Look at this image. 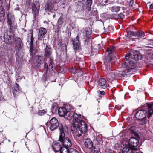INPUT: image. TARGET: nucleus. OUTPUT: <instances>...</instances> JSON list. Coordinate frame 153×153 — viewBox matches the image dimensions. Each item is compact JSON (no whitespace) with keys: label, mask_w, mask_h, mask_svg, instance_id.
Here are the masks:
<instances>
[{"label":"nucleus","mask_w":153,"mask_h":153,"mask_svg":"<svg viewBox=\"0 0 153 153\" xmlns=\"http://www.w3.org/2000/svg\"><path fill=\"white\" fill-rule=\"evenodd\" d=\"M65 118L70 120L73 118L71 129L75 135L79 136L87 129V126L85 122L80 119V117L73 111H67Z\"/></svg>","instance_id":"obj_1"},{"label":"nucleus","mask_w":153,"mask_h":153,"mask_svg":"<svg viewBox=\"0 0 153 153\" xmlns=\"http://www.w3.org/2000/svg\"><path fill=\"white\" fill-rule=\"evenodd\" d=\"M59 137L58 141L60 142L63 147H70L71 146V142L68 137H65V134L68 133V128L65 125H60L59 126Z\"/></svg>","instance_id":"obj_2"},{"label":"nucleus","mask_w":153,"mask_h":153,"mask_svg":"<svg viewBox=\"0 0 153 153\" xmlns=\"http://www.w3.org/2000/svg\"><path fill=\"white\" fill-rule=\"evenodd\" d=\"M115 47H111L107 49L108 55L105 56L104 59V63L105 65V68L107 71H109L112 66V56L115 50Z\"/></svg>","instance_id":"obj_3"},{"label":"nucleus","mask_w":153,"mask_h":153,"mask_svg":"<svg viewBox=\"0 0 153 153\" xmlns=\"http://www.w3.org/2000/svg\"><path fill=\"white\" fill-rule=\"evenodd\" d=\"M147 113V111L145 110H139L136 113L135 117L137 120L140 121V124L143 125L149 122V120L146 119Z\"/></svg>","instance_id":"obj_4"},{"label":"nucleus","mask_w":153,"mask_h":153,"mask_svg":"<svg viewBox=\"0 0 153 153\" xmlns=\"http://www.w3.org/2000/svg\"><path fill=\"white\" fill-rule=\"evenodd\" d=\"M87 130L84 133H82L79 136L76 135L79 137V139L81 142H83L85 146L89 149H91L93 147V143L91 140L88 138V135L85 134Z\"/></svg>","instance_id":"obj_5"},{"label":"nucleus","mask_w":153,"mask_h":153,"mask_svg":"<svg viewBox=\"0 0 153 153\" xmlns=\"http://www.w3.org/2000/svg\"><path fill=\"white\" fill-rule=\"evenodd\" d=\"M125 58L127 59H132L137 61L141 60L142 58V55L138 52L135 51L129 53L125 56Z\"/></svg>","instance_id":"obj_6"},{"label":"nucleus","mask_w":153,"mask_h":153,"mask_svg":"<svg viewBox=\"0 0 153 153\" xmlns=\"http://www.w3.org/2000/svg\"><path fill=\"white\" fill-rule=\"evenodd\" d=\"M48 124L50 126V129L51 131H53L56 129L58 127L59 128V126L60 125H62V124H59L58 120L55 117L52 118L49 121V123L47 122L46 124Z\"/></svg>","instance_id":"obj_7"},{"label":"nucleus","mask_w":153,"mask_h":153,"mask_svg":"<svg viewBox=\"0 0 153 153\" xmlns=\"http://www.w3.org/2000/svg\"><path fill=\"white\" fill-rule=\"evenodd\" d=\"M4 38V42L6 44L10 45L13 41V34L11 31L7 32L5 33Z\"/></svg>","instance_id":"obj_8"},{"label":"nucleus","mask_w":153,"mask_h":153,"mask_svg":"<svg viewBox=\"0 0 153 153\" xmlns=\"http://www.w3.org/2000/svg\"><path fill=\"white\" fill-rule=\"evenodd\" d=\"M56 3V0H48L45 6V11L52 12L54 10V6Z\"/></svg>","instance_id":"obj_9"},{"label":"nucleus","mask_w":153,"mask_h":153,"mask_svg":"<svg viewBox=\"0 0 153 153\" xmlns=\"http://www.w3.org/2000/svg\"><path fill=\"white\" fill-rule=\"evenodd\" d=\"M139 143V140L137 138L132 137L129 140L128 146L134 150H137V147Z\"/></svg>","instance_id":"obj_10"},{"label":"nucleus","mask_w":153,"mask_h":153,"mask_svg":"<svg viewBox=\"0 0 153 153\" xmlns=\"http://www.w3.org/2000/svg\"><path fill=\"white\" fill-rule=\"evenodd\" d=\"M125 59L126 60L124 66L127 70L133 69L135 67L136 65L134 61H131L130 59Z\"/></svg>","instance_id":"obj_11"},{"label":"nucleus","mask_w":153,"mask_h":153,"mask_svg":"<svg viewBox=\"0 0 153 153\" xmlns=\"http://www.w3.org/2000/svg\"><path fill=\"white\" fill-rule=\"evenodd\" d=\"M7 22L10 28V30L12 29V27L13 26V24L15 21V18L13 15L11 13H8L7 16Z\"/></svg>","instance_id":"obj_12"},{"label":"nucleus","mask_w":153,"mask_h":153,"mask_svg":"<svg viewBox=\"0 0 153 153\" xmlns=\"http://www.w3.org/2000/svg\"><path fill=\"white\" fill-rule=\"evenodd\" d=\"M15 48L16 51H20L23 46V44L22 40L20 38L15 39Z\"/></svg>","instance_id":"obj_13"},{"label":"nucleus","mask_w":153,"mask_h":153,"mask_svg":"<svg viewBox=\"0 0 153 153\" xmlns=\"http://www.w3.org/2000/svg\"><path fill=\"white\" fill-rule=\"evenodd\" d=\"M105 71L106 72L108 73L107 76V80L109 79L111 80V81H113L114 79H116V71L111 70V68L109 71H107L105 68Z\"/></svg>","instance_id":"obj_14"},{"label":"nucleus","mask_w":153,"mask_h":153,"mask_svg":"<svg viewBox=\"0 0 153 153\" xmlns=\"http://www.w3.org/2000/svg\"><path fill=\"white\" fill-rule=\"evenodd\" d=\"M107 86L106 84V80L104 78H101L98 81V83L97 87L99 88L105 89Z\"/></svg>","instance_id":"obj_15"},{"label":"nucleus","mask_w":153,"mask_h":153,"mask_svg":"<svg viewBox=\"0 0 153 153\" xmlns=\"http://www.w3.org/2000/svg\"><path fill=\"white\" fill-rule=\"evenodd\" d=\"M49 65H48L47 63L44 64V68L46 69V71H47L48 69H53L55 65L53 62V58L52 57H50L49 59Z\"/></svg>","instance_id":"obj_16"},{"label":"nucleus","mask_w":153,"mask_h":153,"mask_svg":"<svg viewBox=\"0 0 153 153\" xmlns=\"http://www.w3.org/2000/svg\"><path fill=\"white\" fill-rule=\"evenodd\" d=\"M52 49L50 45H46L45 49L44 56L46 58H50L52 54Z\"/></svg>","instance_id":"obj_17"},{"label":"nucleus","mask_w":153,"mask_h":153,"mask_svg":"<svg viewBox=\"0 0 153 153\" xmlns=\"http://www.w3.org/2000/svg\"><path fill=\"white\" fill-rule=\"evenodd\" d=\"M79 38L77 36L76 39L73 41V48L75 50H77L80 48V42L79 41Z\"/></svg>","instance_id":"obj_18"},{"label":"nucleus","mask_w":153,"mask_h":153,"mask_svg":"<svg viewBox=\"0 0 153 153\" xmlns=\"http://www.w3.org/2000/svg\"><path fill=\"white\" fill-rule=\"evenodd\" d=\"M148 109L147 114H146V116L148 119H150L153 114V103L147 104Z\"/></svg>","instance_id":"obj_19"},{"label":"nucleus","mask_w":153,"mask_h":153,"mask_svg":"<svg viewBox=\"0 0 153 153\" xmlns=\"http://www.w3.org/2000/svg\"><path fill=\"white\" fill-rule=\"evenodd\" d=\"M47 30L43 27H40L39 30V33L38 36V40H42L43 36L46 34Z\"/></svg>","instance_id":"obj_20"},{"label":"nucleus","mask_w":153,"mask_h":153,"mask_svg":"<svg viewBox=\"0 0 153 153\" xmlns=\"http://www.w3.org/2000/svg\"><path fill=\"white\" fill-rule=\"evenodd\" d=\"M20 91L19 85L18 84L16 83L14 85L13 90V93L14 97H16L19 94Z\"/></svg>","instance_id":"obj_21"},{"label":"nucleus","mask_w":153,"mask_h":153,"mask_svg":"<svg viewBox=\"0 0 153 153\" xmlns=\"http://www.w3.org/2000/svg\"><path fill=\"white\" fill-rule=\"evenodd\" d=\"M52 148L53 150L55 152H59L60 151L62 147L60 144L59 143H56L52 145Z\"/></svg>","instance_id":"obj_22"},{"label":"nucleus","mask_w":153,"mask_h":153,"mask_svg":"<svg viewBox=\"0 0 153 153\" xmlns=\"http://www.w3.org/2000/svg\"><path fill=\"white\" fill-rule=\"evenodd\" d=\"M67 111V110L65 107H60L59 109L58 110L59 115L61 117L64 116L65 117Z\"/></svg>","instance_id":"obj_23"},{"label":"nucleus","mask_w":153,"mask_h":153,"mask_svg":"<svg viewBox=\"0 0 153 153\" xmlns=\"http://www.w3.org/2000/svg\"><path fill=\"white\" fill-rule=\"evenodd\" d=\"M134 150L131 148L129 146H126L122 149V153H132Z\"/></svg>","instance_id":"obj_24"},{"label":"nucleus","mask_w":153,"mask_h":153,"mask_svg":"<svg viewBox=\"0 0 153 153\" xmlns=\"http://www.w3.org/2000/svg\"><path fill=\"white\" fill-rule=\"evenodd\" d=\"M116 79L118 78H122L126 75L124 71H116Z\"/></svg>","instance_id":"obj_25"},{"label":"nucleus","mask_w":153,"mask_h":153,"mask_svg":"<svg viewBox=\"0 0 153 153\" xmlns=\"http://www.w3.org/2000/svg\"><path fill=\"white\" fill-rule=\"evenodd\" d=\"M95 141H96L99 144H102L103 141L102 135L98 134L97 135L96 137V140H94V141L95 142Z\"/></svg>","instance_id":"obj_26"},{"label":"nucleus","mask_w":153,"mask_h":153,"mask_svg":"<svg viewBox=\"0 0 153 153\" xmlns=\"http://www.w3.org/2000/svg\"><path fill=\"white\" fill-rule=\"evenodd\" d=\"M36 62L39 64H41L43 63L44 58L43 56H36Z\"/></svg>","instance_id":"obj_27"},{"label":"nucleus","mask_w":153,"mask_h":153,"mask_svg":"<svg viewBox=\"0 0 153 153\" xmlns=\"http://www.w3.org/2000/svg\"><path fill=\"white\" fill-rule=\"evenodd\" d=\"M5 15V11L2 6H0V21L2 20Z\"/></svg>","instance_id":"obj_28"},{"label":"nucleus","mask_w":153,"mask_h":153,"mask_svg":"<svg viewBox=\"0 0 153 153\" xmlns=\"http://www.w3.org/2000/svg\"><path fill=\"white\" fill-rule=\"evenodd\" d=\"M64 19L62 16H60L58 20L57 25L58 28L59 29L60 28V25H62L63 23Z\"/></svg>","instance_id":"obj_29"},{"label":"nucleus","mask_w":153,"mask_h":153,"mask_svg":"<svg viewBox=\"0 0 153 153\" xmlns=\"http://www.w3.org/2000/svg\"><path fill=\"white\" fill-rule=\"evenodd\" d=\"M121 7L118 6H114L111 8V11L113 12H118L120 10Z\"/></svg>","instance_id":"obj_30"},{"label":"nucleus","mask_w":153,"mask_h":153,"mask_svg":"<svg viewBox=\"0 0 153 153\" xmlns=\"http://www.w3.org/2000/svg\"><path fill=\"white\" fill-rule=\"evenodd\" d=\"M68 147H62L61 150H60V153H69V149L68 148Z\"/></svg>","instance_id":"obj_31"},{"label":"nucleus","mask_w":153,"mask_h":153,"mask_svg":"<svg viewBox=\"0 0 153 153\" xmlns=\"http://www.w3.org/2000/svg\"><path fill=\"white\" fill-rule=\"evenodd\" d=\"M58 108L57 105L56 104H53L52 105V107L51 108V111L52 113H54L56 112Z\"/></svg>","instance_id":"obj_32"},{"label":"nucleus","mask_w":153,"mask_h":153,"mask_svg":"<svg viewBox=\"0 0 153 153\" xmlns=\"http://www.w3.org/2000/svg\"><path fill=\"white\" fill-rule=\"evenodd\" d=\"M92 148V152L93 153H97V151L100 152L99 146H93Z\"/></svg>","instance_id":"obj_33"},{"label":"nucleus","mask_w":153,"mask_h":153,"mask_svg":"<svg viewBox=\"0 0 153 153\" xmlns=\"http://www.w3.org/2000/svg\"><path fill=\"white\" fill-rule=\"evenodd\" d=\"M145 36V34L143 31H139L138 32L137 37L139 38L143 37Z\"/></svg>","instance_id":"obj_34"},{"label":"nucleus","mask_w":153,"mask_h":153,"mask_svg":"<svg viewBox=\"0 0 153 153\" xmlns=\"http://www.w3.org/2000/svg\"><path fill=\"white\" fill-rule=\"evenodd\" d=\"M46 113V111L44 109L39 110L38 112V114L39 115L42 116L44 115Z\"/></svg>","instance_id":"obj_35"},{"label":"nucleus","mask_w":153,"mask_h":153,"mask_svg":"<svg viewBox=\"0 0 153 153\" xmlns=\"http://www.w3.org/2000/svg\"><path fill=\"white\" fill-rule=\"evenodd\" d=\"M62 49L64 52H65V53H67V47L65 44H62Z\"/></svg>","instance_id":"obj_36"},{"label":"nucleus","mask_w":153,"mask_h":153,"mask_svg":"<svg viewBox=\"0 0 153 153\" xmlns=\"http://www.w3.org/2000/svg\"><path fill=\"white\" fill-rule=\"evenodd\" d=\"M69 153H79V152L76 150L71 148L69 149Z\"/></svg>","instance_id":"obj_37"},{"label":"nucleus","mask_w":153,"mask_h":153,"mask_svg":"<svg viewBox=\"0 0 153 153\" xmlns=\"http://www.w3.org/2000/svg\"><path fill=\"white\" fill-rule=\"evenodd\" d=\"M111 2L108 0H105L102 3V5H108V4H111Z\"/></svg>","instance_id":"obj_38"},{"label":"nucleus","mask_w":153,"mask_h":153,"mask_svg":"<svg viewBox=\"0 0 153 153\" xmlns=\"http://www.w3.org/2000/svg\"><path fill=\"white\" fill-rule=\"evenodd\" d=\"M97 93L98 94L99 96H101L102 95H104L105 94V92L103 91H97Z\"/></svg>","instance_id":"obj_39"},{"label":"nucleus","mask_w":153,"mask_h":153,"mask_svg":"<svg viewBox=\"0 0 153 153\" xmlns=\"http://www.w3.org/2000/svg\"><path fill=\"white\" fill-rule=\"evenodd\" d=\"M100 109L99 108H97V109L95 111L94 115H99L100 114Z\"/></svg>","instance_id":"obj_40"},{"label":"nucleus","mask_w":153,"mask_h":153,"mask_svg":"<svg viewBox=\"0 0 153 153\" xmlns=\"http://www.w3.org/2000/svg\"><path fill=\"white\" fill-rule=\"evenodd\" d=\"M32 10L33 11L36 12L38 11V9L34 4L32 6Z\"/></svg>","instance_id":"obj_41"},{"label":"nucleus","mask_w":153,"mask_h":153,"mask_svg":"<svg viewBox=\"0 0 153 153\" xmlns=\"http://www.w3.org/2000/svg\"><path fill=\"white\" fill-rule=\"evenodd\" d=\"M132 33V36L134 37H137V34H138V32H134L131 31Z\"/></svg>","instance_id":"obj_42"},{"label":"nucleus","mask_w":153,"mask_h":153,"mask_svg":"<svg viewBox=\"0 0 153 153\" xmlns=\"http://www.w3.org/2000/svg\"><path fill=\"white\" fill-rule=\"evenodd\" d=\"M86 5H89L90 6L92 4V0H87Z\"/></svg>","instance_id":"obj_43"},{"label":"nucleus","mask_w":153,"mask_h":153,"mask_svg":"<svg viewBox=\"0 0 153 153\" xmlns=\"http://www.w3.org/2000/svg\"><path fill=\"white\" fill-rule=\"evenodd\" d=\"M134 4V1L133 0H131L129 3V6L130 7L133 6Z\"/></svg>","instance_id":"obj_44"},{"label":"nucleus","mask_w":153,"mask_h":153,"mask_svg":"<svg viewBox=\"0 0 153 153\" xmlns=\"http://www.w3.org/2000/svg\"><path fill=\"white\" fill-rule=\"evenodd\" d=\"M127 36L128 37L130 38L132 37V35L131 31H128L127 33Z\"/></svg>","instance_id":"obj_45"},{"label":"nucleus","mask_w":153,"mask_h":153,"mask_svg":"<svg viewBox=\"0 0 153 153\" xmlns=\"http://www.w3.org/2000/svg\"><path fill=\"white\" fill-rule=\"evenodd\" d=\"M118 16L119 18L123 19L124 18L125 16L122 13H120L118 14Z\"/></svg>","instance_id":"obj_46"},{"label":"nucleus","mask_w":153,"mask_h":153,"mask_svg":"<svg viewBox=\"0 0 153 153\" xmlns=\"http://www.w3.org/2000/svg\"><path fill=\"white\" fill-rule=\"evenodd\" d=\"M33 35L32 33L31 34V38H30V44L32 45L33 44Z\"/></svg>","instance_id":"obj_47"},{"label":"nucleus","mask_w":153,"mask_h":153,"mask_svg":"<svg viewBox=\"0 0 153 153\" xmlns=\"http://www.w3.org/2000/svg\"><path fill=\"white\" fill-rule=\"evenodd\" d=\"M88 5V6H87L86 7V9L88 10V11H90L91 10V6L89 5Z\"/></svg>","instance_id":"obj_48"},{"label":"nucleus","mask_w":153,"mask_h":153,"mask_svg":"<svg viewBox=\"0 0 153 153\" xmlns=\"http://www.w3.org/2000/svg\"><path fill=\"white\" fill-rule=\"evenodd\" d=\"M3 99V98L2 95V93L0 91V101L2 100Z\"/></svg>","instance_id":"obj_49"},{"label":"nucleus","mask_w":153,"mask_h":153,"mask_svg":"<svg viewBox=\"0 0 153 153\" xmlns=\"http://www.w3.org/2000/svg\"><path fill=\"white\" fill-rule=\"evenodd\" d=\"M150 7L151 9H153V3L150 5Z\"/></svg>","instance_id":"obj_50"},{"label":"nucleus","mask_w":153,"mask_h":153,"mask_svg":"<svg viewBox=\"0 0 153 153\" xmlns=\"http://www.w3.org/2000/svg\"><path fill=\"white\" fill-rule=\"evenodd\" d=\"M132 153H143L142 152H138L136 151L135 150H134Z\"/></svg>","instance_id":"obj_51"},{"label":"nucleus","mask_w":153,"mask_h":153,"mask_svg":"<svg viewBox=\"0 0 153 153\" xmlns=\"http://www.w3.org/2000/svg\"><path fill=\"white\" fill-rule=\"evenodd\" d=\"M44 78H45V80H44V81H45V80H46V79H45V76H43V77H42V78H44Z\"/></svg>","instance_id":"obj_52"},{"label":"nucleus","mask_w":153,"mask_h":153,"mask_svg":"<svg viewBox=\"0 0 153 153\" xmlns=\"http://www.w3.org/2000/svg\"><path fill=\"white\" fill-rule=\"evenodd\" d=\"M121 8H122L123 10V9H124V7H122Z\"/></svg>","instance_id":"obj_53"},{"label":"nucleus","mask_w":153,"mask_h":153,"mask_svg":"<svg viewBox=\"0 0 153 153\" xmlns=\"http://www.w3.org/2000/svg\"><path fill=\"white\" fill-rule=\"evenodd\" d=\"M3 0H0V1H2Z\"/></svg>","instance_id":"obj_54"},{"label":"nucleus","mask_w":153,"mask_h":153,"mask_svg":"<svg viewBox=\"0 0 153 153\" xmlns=\"http://www.w3.org/2000/svg\"><path fill=\"white\" fill-rule=\"evenodd\" d=\"M62 4H65V3H62Z\"/></svg>","instance_id":"obj_55"},{"label":"nucleus","mask_w":153,"mask_h":153,"mask_svg":"<svg viewBox=\"0 0 153 153\" xmlns=\"http://www.w3.org/2000/svg\"><path fill=\"white\" fill-rule=\"evenodd\" d=\"M27 148H28V150H29V149H28V147H27Z\"/></svg>","instance_id":"obj_56"}]
</instances>
